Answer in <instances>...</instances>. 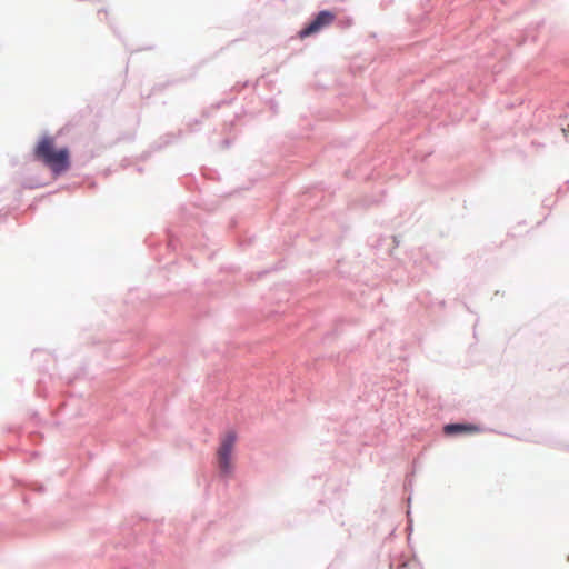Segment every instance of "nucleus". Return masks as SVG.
<instances>
[{
	"label": "nucleus",
	"instance_id": "4",
	"mask_svg": "<svg viewBox=\"0 0 569 569\" xmlns=\"http://www.w3.org/2000/svg\"><path fill=\"white\" fill-rule=\"evenodd\" d=\"M447 436H456L460 433L473 435L480 432V428L471 423H449L443 427Z\"/></svg>",
	"mask_w": 569,
	"mask_h": 569
},
{
	"label": "nucleus",
	"instance_id": "3",
	"mask_svg": "<svg viewBox=\"0 0 569 569\" xmlns=\"http://www.w3.org/2000/svg\"><path fill=\"white\" fill-rule=\"evenodd\" d=\"M335 20V14L330 11H320L316 18L303 29L299 31V37L301 39H305L307 37H310L320 30H322L325 27H328Z\"/></svg>",
	"mask_w": 569,
	"mask_h": 569
},
{
	"label": "nucleus",
	"instance_id": "1",
	"mask_svg": "<svg viewBox=\"0 0 569 569\" xmlns=\"http://www.w3.org/2000/svg\"><path fill=\"white\" fill-rule=\"evenodd\" d=\"M34 156L49 167L53 173L60 174L70 167L68 148L56 149L52 137H43L34 149Z\"/></svg>",
	"mask_w": 569,
	"mask_h": 569
},
{
	"label": "nucleus",
	"instance_id": "2",
	"mask_svg": "<svg viewBox=\"0 0 569 569\" xmlns=\"http://www.w3.org/2000/svg\"><path fill=\"white\" fill-rule=\"evenodd\" d=\"M237 432L227 431L221 438L217 450V462L222 476L230 477L233 472L232 453L237 442Z\"/></svg>",
	"mask_w": 569,
	"mask_h": 569
}]
</instances>
